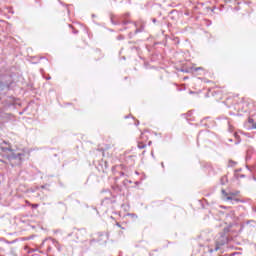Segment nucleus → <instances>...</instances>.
<instances>
[{"label": "nucleus", "mask_w": 256, "mask_h": 256, "mask_svg": "<svg viewBox=\"0 0 256 256\" xmlns=\"http://www.w3.org/2000/svg\"><path fill=\"white\" fill-rule=\"evenodd\" d=\"M226 243H229V237L225 233H220V236L216 240L215 251H219L220 247Z\"/></svg>", "instance_id": "obj_2"}, {"label": "nucleus", "mask_w": 256, "mask_h": 256, "mask_svg": "<svg viewBox=\"0 0 256 256\" xmlns=\"http://www.w3.org/2000/svg\"><path fill=\"white\" fill-rule=\"evenodd\" d=\"M0 117H2V116L0 115Z\"/></svg>", "instance_id": "obj_18"}, {"label": "nucleus", "mask_w": 256, "mask_h": 256, "mask_svg": "<svg viewBox=\"0 0 256 256\" xmlns=\"http://www.w3.org/2000/svg\"><path fill=\"white\" fill-rule=\"evenodd\" d=\"M117 227H121V224L117 223Z\"/></svg>", "instance_id": "obj_12"}, {"label": "nucleus", "mask_w": 256, "mask_h": 256, "mask_svg": "<svg viewBox=\"0 0 256 256\" xmlns=\"http://www.w3.org/2000/svg\"><path fill=\"white\" fill-rule=\"evenodd\" d=\"M107 149H111V145H107L105 148H101L100 151H107Z\"/></svg>", "instance_id": "obj_6"}, {"label": "nucleus", "mask_w": 256, "mask_h": 256, "mask_svg": "<svg viewBox=\"0 0 256 256\" xmlns=\"http://www.w3.org/2000/svg\"><path fill=\"white\" fill-rule=\"evenodd\" d=\"M13 159H17V158H12V160H13Z\"/></svg>", "instance_id": "obj_17"}, {"label": "nucleus", "mask_w": 256, "mask_h": 256, "mask_svg": "<svg viewBox=\"0 0 256 256\" xmlns=\"http://www.w3.org/2000/svg\"><path fill=\"white\" fill-rule=\"evenodd\" d=\"M9 87H11L10 84H5L0 81V91H3L4 89H9Z\"/></svg>", "instance_id": "obj_3"}, {"label": "nucleus", "mask_w": 256, "mask_h": 256, "mask_svg": "<svg viewBox=\"0 0 256 256\" xmlns=\"http://www.w3.org/2000/svg\"><path fill=\"white\" fill-rule=\"evenodd\" d=\"M32 209H37V207H39V204H30Z\"/></svg>", "instance_id": "obj_8"}, {"label": "nucleus", "mask_w": 256, "mask_h": 256, "mask_svg": "<svg viewBox=\"0 0 256 256\" xmlns=\"http://www.w3.org/2000/svg\"><path fill=\"white\" fill-rule=\"evenodd\" d=\"M252 121H253V119L250 118V119H249V123H251Z\"/></svg>", "instance_id": "obj_11"}, {"label": "nucleus", "mask_w": 256, "mask_h": 256, "mask_svg": "<svg viewBox=\"0 0 256 256\" xmlns=\"http://www.w3.org/2000/svg\"><path fill=\"white\" fill-rule=\"evenodd\" d=\"M235 137L237 138V137H238V135H237V134H235Z\"/></svg>", "instance_id": "obj_14"}, {"label": "nucleus", "mask_w": 256, "mask_h": 256, "mask_svg": "<svg viewBox=\"0 0 256 256\" xmlns=\"http://www.w3.org/2000/svg\"><path fill=\"white\" fill-rule=\"evenodd\" d=\"M26 203H27L28 205H31V203H29V201H26Z\"/></svg>", "instance_id": "obj_13"}, {"label": "nucleus", "mask_w": 256, "mask_h": 256, "mask_svg": "<svg viewBox=\"0 0 256 256\" xmlns=\"http://www.w3.org/2000/svg\"><path fill=\"white\" fill-rule=\"evenodd\" d=\"M0 149L4 152V153H7V151H13L11 149V145L8 144V147H3L1 146Z\"/></svg>", "instance_id": "obj_5"}, {"label": "nucleus", "mask_w": 256, "mask_h": 256, "mask_svg": "<svg viewBox=\"0 0 256 256\" xmlns=\"http://www.w3.org/2000/svg\"><path fill=\"white\" fill-rule=\"evenodd\" d=\"M152 21H153V23H157V19H155V18Z\"/></svg>", "instance_id": "obj_10"}, {"label": "nucleus", "mask_w": 256, "mask_h": 256, "mask_svg": "<svg viewBox=\"0 0 256 256\" xmlns=\"http://www.w3.org/2000/svg\"><path fill=\"white\" fill-rule=\"evenodd\" d=\"M138 148H139V149H145V144L139 143V144H138Z\"/></svg>", "instance_id": "obj_7"}, {"label": "nucleus", "mask_w": 256, "mask_h": 256, "mask_svg": "<svg viewBox=\"0 0 256 256\" xmlns=\"http://www.w3.org/2000/svg\"><path fill=\"white\" fill-rule=\"evenodd\" d=\"M47 79H51V77H48Z\"/></svg>", "instance_id": "obj_15"}, {"label": "nucleus", "mask_w": 256, "mask_h": 256, "mask_svg": "<svg viewBox=\"0 0 256 256\" xmlns=\"http://www.w3.org/2000/svg\"><path fill=\"white\" fill-rule=\"evenodd\" d=\"M221 193L223 195V198L225 199V201H231L232 205L233 203H239V198H236L237 195H239V191H234V192H229L227 193V191H225L224 189L221 190Z\"/></svg>", "instance_id": "obj_1"}, {"label": "nucleus", "mask_w": 256, "mask_h": 256, "mask_svg": "<svg viewBox=\"0 0 256 256\" xmlns=\"http://www.w3.org/2000/svg\"><path fill=\"white\" fill-rule=\"evenodd\" d=\"M74 33H77V31H74Z\"/></svg>", "instance_id": "obj_16"}, {"label": "nucleus", "mask_w": 256, "mask_h": 256, "mask_svg": "<svg viewBox=\"0 0 256 256\" xmlns=\"http://www.w3.org/2000/svg\"><path fill=\"white\" fill-rule=\"evenodd\" d=\"M203 68L202 67H197V68H195L194 70L195 71H201Z\"/></svg>", "instance_id": "obj_9"}, {"label": "nucleus", "mask_w": 256, "mask_h": 256, "mask_svg": "<svg viewBox=\"0 0 256 256\" xmlns=\"http://www.w3.org/2000/svg\"><path fill=\"white\" fill-rule=\"evenodd\" d=\"M228 181L229 180L227 179V176H222L221 179H220L221 185H227Z\"/></svg>", "instance_id": "obj_4"}]
</instances>
